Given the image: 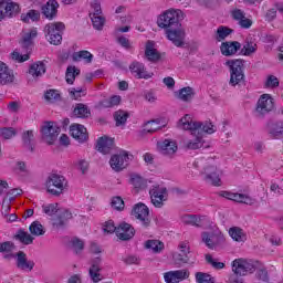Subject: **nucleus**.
Listing matches in <instances>:
<instances>
[{"instance_id": "1", "label": "nucleus", "mask_w": 283, "mask_h": 283, "mask_svg": "<svg viewBox=\"0 0 283 283\" xmlns=\"http://www.w3.org/2000/svg\"><path fill=\"white\" fill-rule=\"evenodd\" d=\"M192 167L200 170V174L203 176V180H206L208 185H212L213 187H220L222 185V180L220 179V170L213 166L212 158H197L193 161Z\"/></svg>"}, {"instance_id": "2", "label": "nucleus", "mask_w": 283, "mask_h": 283, "mask_svg": "<svg viewBox=\"0 0 283 283\" xmlns=\"http://www.w3.org/2000/svg\"><path fill=\"white\" fill-rule=\"evenodd\" d=\"M180 21H182V11L169 9L159 15L157 24L164 30H174V28H180Z\"/></svg>"}, {"instance_id": "3", "label": "nucleus", "mask_w": 283, "mask_h": 283, "mask_svg": "<svg viewBox=\"0 0 283 283\" xmlns=\"http://www.w3.org/2000/svg\"><path fill=\"white\" fill-rule=\"evenodd\" d=\"M232 273L234 275H240V277H244L245 275H251V273H255L258 269V262L251 259L239 258L231 262Z\"/></svg>"}, {"instance_id": "4", "label": "nucleus", "mask_w": 283, "mask_h": 283, "mask_svg": "<svg viewBox=\"0 0 283 283\" xmlns=\"http://www.w3.org/2000/svg\"><path fill=\"white\" fill-rule=\"evenodd\" d=\"M48 193L61 196L67 189V179L63 175L51 174L45 181Z\"/></svg>"}, {"instance_id": "5", "label": "nucleus", "mask_w": 283, "mask_h": 283, "mask_svg": "<svg viewBox=\"0 0 283 283\" xmlns=\"http://www.w3.org/2000/svg\"><path fill=\"white\" fill-rule=\"evenodd\" d=\"M149 196L151 205H154L156 209H163V207H165V202L169 200V190H167V187L165 186L154 185L149 189Z\"/></svg>"}, {"instance_id": "6", "label": "nucleus", "mask_w": 283, "mask_h": 283, "mask_svg": "<svg viewBox=\"0 0 283 283\" xmlns=\"http://www.w3.org/2000/svg\"><path fill=\"white\" fill-rule=\"evenodd\" d=\"M226 65L230 67V85L235 87V85H240L241 81H244V72L242 69L244 67V62L242 60H230L226 62Z\"/></svg>"}, {"instance_id": "7", "label": "nucleus", "mask_w": 283, "mask_h": 283, "mask_svg": "<svg viewBox=\"0 0 283 283\" xmlns=\"http://www.w3.org/2000/svg\"><path fill=\"white\" fill-rule=\"evenodd\" d=\"M40 132L42 138L48 145H54V140L59 138L61 134V128L54 122H44L41 125Z\"/></svg>"}, {"instance_id": "8", "label": "nucleus", "mask_w": 283, "mask_h": 283, "mask_svg": "<svg viewBox=\"0 0 283 283\" xmlns=\"http://www.w3.org/2000/svg\"><path fill=\"white\" fill-rule=\"evenodd\" d=\"M178 251L171 252V258L175 266H182V264L189 263V253H191V248L188 242L181 241L178 247Z\"/></svg>"}, {"instance_id": "9", "label": "nucleus", "mask_w": 283, "mask_h": 283, "mask_svg": "<svg viewBox=\"0 0 283 283\" xmlns=\"http://www.w3.org/2000/svg\"><path fill=\"white\" fill-rule=\"evenodd\" d=\"M275 107V103L273 102V97L269 94H263L256 102L254 114L256 116H266L270 112H273Z\"/></svg>"}, {"instance_id": "10", "label": "nucleus", "mask_w": 283, "mask_h": 283, "mask_svg": "<svg viewBox=\"0 0 283 283\" xmlns=\"http://www.w3.org/2000/svg\"><path fill=\"white\" fill-rule=\"evenodd\" d=\"M129 158H132L129 151L119 150L111 157L109 165L114 171H123L129 165Z\"/></svg>"}, {"instance_id": "11", "label": "nucleus", "mask_w": 283, "mask_h": 283, "mask_svg": "<svg viewBox=\"0 0 283 283\" xmlns=\"http://www.w3.org/2000/svg\"><path fill=\"white\" fill-rule=\"evenodd\" d=\"M179 129L190 132V134H200V122L196 120L193 116L186 114L178 122Z\"/></svg>"}, {"instance_id": "12", "label": "nucleus", "mask_w": 283, "mask_h": 283, "mask_svg": "<svg viewBox=\"0 0 283 283\" xmlns=\"http://www.w3.org/2000/svg\"><path fill=\"white\" fill-rule=\"evenodd\" d=\"M189 275H191V272L188 269L174 270L164 273V280L166 283H179L189 280Z\"/></svg>"}, {"instance_id": "13", "label": "nucleus", "mask_w": 283, "mask_h": 283, "mask_svg": "<svg viewBox=\"0 0 283 283\" xmlns=\"http://www.w3.org/2000/svg\"><path fill=\"white\" fill-rule=\"evenodd\" d=\"M13 260H15L17 269L24 271V273H30L34 269V261L28 260V254L23 251L17 252Z\"/></svg>"}, {"instance_id": "14", "label": "nucleus", "mask_w": 283, "mask_h": 283, "mask_svg": "<svg viewBox=\"0 0 283 283\" xmlns=\"http://www.w3.org/2000/svg\"><path fill=\"white\" fill-rule=\"evenodd\" d=\"M219 196H221V198H226L227 200H232L233 202L249 205V207H253V205L255 203V199L242 193L221 191Z\"/></svg>"}, {"instance_id": "15", "label": "nucleus", "mask_w": 283, "mask_h": 283, "mask_svg": "<svg viewBox=\"0 0 283 283\" xmlns=\"http://www.w3.org/2000/svg\"><path fill=\"white\" fill-rule=\"evenodd\" d=\"M133 216L142 222L143 227H148L151 222L149 208L145 203H137L133 209Z\"/></svg>"}, {"instance_id": "16", "label": "nucleus", "mask_w": 283, "mask_h": 283, "mask_svg": "<svg viewBox=\"0 0 283 283\" xmlns=\"http://www.w3.org/2000/svg\"><path fill=\"white\" fill-rule=\"evenodd\" d=\"M167 39L177 48L185 45V30L180 27L166 30Z\"/></svg>"}, {"instance_id": "17", "label": "nucleus", "mask_w": 283, "mask_h": 283, "mask_svg": "<svg viewBox=\"0 0 283 283\" xmlns=\"http://www.w3.org/2000/svg\"><path fill=\"white\" fill-rule=\"evenodd\" d=\"M70 134L74 140H77V143H87L90 138L87 128L81 124H72L70 126Z\"/></svg>"}, {"instance_id": "18", "label": "nucleus", "mask_w": 283, "mask_h": 283, "mask_svg": "<svg viewBox=\"0 0 283 283\" xmlns=\"http://www.w3.org/2000/svg\"><path fill=\"white\" fill-rule=\"evenodd\" d=\"M129 70L133 74V76H135V78H151V76H154V73L148 72L147 69H145V64H143L142 62L138 61H134L130 65H129Z\"/></svg>"}, {"instance_id": "19", "label": "nucleus", "mask_w": 283, "mask_h": 283, "mask_svg": "<svg viewBox=\"0 0 283 283\" xmlns=\"http://www.w3.org/2000/svg\"><path fill=\"white\" fill-rule=\"evenodd\" d=\"M67 220H72V212L70 210H59V212L51 219L55 229H63L67 224Z\"/></svg>"}, {"instance_id": "20", "label": "nucleus", "mask_w": 283, "mask_h": 283, "mask_svg": "<svg viewBox=\"0 0 283 283\" xmlns=\"http://www.w3.org/2000/svg\"><path fill=\"white\" fill-rule=\"evenodd\" d=\"M231 17L234 21L238 22V25H240V28H243V30H249V28L253 25V21L247 18V14L244 13V11L240 9H234L231 12Z\"/></svg>"}, {"instance_id": "21", "label": "nucleus", "mask_w": 283, "mask_h": 283, "mask_svg": "<svg viewBox=\"0 0 283 283\" xmlns=\"http://www.w3.org/2000/svg\"><path fill=\"white\" fill-rule=\"evenodd\" d=\"M184 224H190L191 227H205L209 222V218L206 216L198 217L196 214H184L181 217Z\"/></svg>"}, {"instance_id": "22", "label": "nucleus", "mask_w": 283, "mask_h": 283, "mask_svg": "<svg viewBox=\"0 0 283 283\" xmlns=\"http://www.w3.org/2000/svg\"><path fill=\"white\" fill-rule=\"evenodd\" d=\"M201 238H202V242H205L208 249H212V250L218 249V247H220L222 242H224V238L214 233L209 234L207 232H203L201 234Z\"/></svg>"}, {"instance_id": "23", "label": "nucleus", "mask_w": 283, "mask_h": 283, "mask_svg": "<svg viewBox=\"0 0 283 283\" xmlns=\"http://www.w3.org/2000/svg\"><path fill=\"white\" fill-rule=\"evenodd\" d=\"M191 138L186 139L184 143L186 149L196 150L202 149V147H209L208 145H205L202 135L191 134Z\"/></svg>"}, {"instance_id": "24", "label": "nucleus", "mask_w": 283, "mask_h": 283, "mask_svg": "<svg viewBox=\"0 0 283 283\" xmlns=\"http://www.w3.org/2000/svg\"><path fill=\"white\" fill-rule=\"evenodd\" d=\"M158 149L163 156H174L178 151V144L171 139L158 143Z\"/></svg>"}, {"instance_id": "25", "label": "nucleus", "mask_w": 283, "mask_h": 283, "mask_svg": "<svg viewBox=\"0 0 283 283\" xmlns=\"http://www.w3.org/2000/svg\"><path fill=\"white\" fill-rule=\"evenodd\" d=\"M8 83H14V73L0 61V85H8Z\"/></svg>"}, {"instance_id": "26", "label": "nucleus", "mask_w": 283, "mask_h": 283, "mask_svg": "<svg viewBox=\"0 0 283 283\" xmlns=\"http://www.w3.org/2000/svg\"><path fill=\"white\" fill-rule=\"evenodd\" d=\"M268 134L270 138L280 140L283 137V123L282 122H270L268 124Z\"/></svg>"}, {"instance_id": "27", "label": "nucleus", "mask_w": 283, "mask_h": 283, "mask_svg": "<svg viewBox=\"0 0 283 283\" xmlns=\"http://www.w3.org/2000/svg\"><path fill=\"white\" fill-rule=\"evenodd\" d=\"M240 48H242V44H240V42L238 41L222 42L220 50L223 56H233V54L238 53V50H240Z\"/></svg>"}, {"instance_id": "28", "label": "nucleus", "mask_w": 283, "mask_h": 283, "mask_svg": "<svg viewBox=\"0 0 283 283\" xmlns=\"http://www.w3.org/2000/svg\"><path fill=\"white\" fill-rule=\"evenodd\" d=\"M145 56L151 63H156V61H160V53L156 50V43L151 40L146 42Z\"/></svg>"}, {"instance_id": "29", "label": "nucleus", "mask_w": 283, "mask_h": 283, "mask_svg": "<svg viewBox=\"0 0 283 283\" xmlns=\"http://www.w3.org/2000/svg\"><path fill=\"white\" fill-rule=\"evenodd\" d=\"M134 233V228L129 223H120L119 227H117L116 235L119 240H132Z\"/></svg>"}, {"instance_id": "30", "label": "nucleus", "mask_w": 283, "mask_h": 283, "mask_svg": "<svg viewBox=\"0 0 283 283\" xmlns=\"http://www.w3.org/2000/svg\"><path fill=\"white\" fill-rule=\"evenodd\" d=\"M14 243L10 241H6L0 243V253H3V259L10 262V260H14L17 253H14Z\"/></svg>"}, {"instance_id": "31", "label": "nucleus", "mask_w": 283, "mask_h": 283, "mask_svg": "<svg viewBox=\"0 0 283 283\" xmlns=\"http://www.w3.org/2000/svg\"><path fill=\"white\" fill-rule=\"evenodd\" d=\"M59 10V2L56 0H49L46 4L42 7V13L46 19H52L56 17Z\"/></svg>"}, {"instance_id": "32", "label": "nucleus", "mask_w": 283, "mask_h": 283, "mask_svg": "<svg viewBox=\"0 0 283 283\" xmlns=\"http://www.w3.org/2000/svg\"><path fill=\"white\" fill-rule=\"evenodd\" d=\"M112 147H114V140L107 137H101L97 140L96 149L101 154H109L112 151Z\"/></svg>"}, {"instance_id": "33", "label": "nucleus", "mask_w": 283, "mask_h": 283, "mask_svg": "<svg viewBox=\"0 0 283 283\" xmlns=\"http://www.w3.org/2000/svg\"><path fill=\"white\" fill-rule=\"evenodd\" d=\"M90 275H91V280L95 283L101 282V280H103V277L101 276V258H96L93 263L92 266L90 269Z\"/></svg>"}, {"instance_id": "34", "label": "nucleus", "mask_w": 283, "mask_h": 283, "mask_svg": "<svg viewBox=\"0 0 283 283\" xmlns=\"http://www.w3.org/2000/svg\"><path fill=\"white\" fill-rule=\"evenodd\" d=\"M45 63L38 61L33 64L30 65L29 67V74L33 77V78H39V76H43V74H45Z\"/></svg>"}, {"instance_id": "35", "label": "nucleus", "mask_w": 283, "mask_h": 283, "mask_svg": "<svg viewBox=\"0 0 283 283\" xmlns=\"http://www.w3.org/2000/svg\"><path fill=\"white\" fill-rule=\"evenodd\" d=\"M36 34H38V31L34 28L24 32L21 40L22 48H24L25 50H29V48H32V43L34 39H36Z\"/></svg>"}, {"instance_id": "36", "label": "nucleus", "mask_w": 283, "mask_h": 283, "mask_svg": "<svg viewBox=\"0 0 283 283\" xmlns=\"http://www.w3.org/2000/svg\"><path fill=\"white\" fill-rule=\"evenodd\" d=\"M21 12V7L19 6V3L12 1V0H7V4H6V19H12V17H17V14H19Z\"/></svg>"}, {"instance_id": "37", "label": "nucleus", "mask_w": 283, "mask_h": 283, "mask_svg": "<svg viewBox=\"0 0 283 283\" xmlns=\"http://www.w3.org/2000/svg\"><path fill=\"white\" fill-rule=\"evenodd\" d=\"M64 30L65 24H63L62 22H54L45 25L44 33L48 36H52V34H61V32Z\"/></svg>"}, {"instance_id": "38", "label": "nucleus", "mask_w": 283, "mask_h": 283, "mask_svg": "<svg viewBox=\"0 0 283 283\" xmlns=\"http://www.w3.org/2000/svg\"><path fill=\"white\" fill-rule=\"evenodd\" d=\"M229 235L234 242H247V232L240 227H232L229 229Z\"/></svg>"}, {"instance_id": "39", "label": "nucleus", "mask_w": 283, "mask_h": 283, "mask_svg": "<svg viewBox=\"0 0 283 283\" xmlns=\"http://www.w3.org/2000/svg\"><path fill=\"white\" fill-rule=\"evenodd\" d=\"M255 52H258V43L253 40L247 39L243 48L241 49V54H243V56H253Z\"/></svg>"}, {"instance_id": "40", "label": "nucleus", "mask_w": 283, "mask_h": 283, "mask_svg": "<svg viewBox=\"0 0 283 283\" xmlns=\"http://www.w3.org/2000/svg\"><path fill=\"white\" fill-rule=\"evenodd\" d=\"M145 248L153 251V253H163V251H165V243L160 240H147Z\"/></svg>"}, {"instance_id": "41", "label": "nucleus", "mask_w": 283, "mask_h": 283, "mask_svg": "<svg viewBox=\"0 0 283 283\" xmlns=\"http://www.w3.org/2000/svg\"><path fill=\"white\" fill-rule=\"evenodd\" d=\"M22 140L29 151H34V130H25L22 134Z\"/></svg>"}, {"instance_id": "42", "label": "nucleus", "mask_w": 283, "mask_h": 283, "mask_svg": "<svg viewBox=\"0 0 283 283\" xmlns=\"http://www.w3.org/2000/svg\"><path fill=\"white\" fill-rule=\"evenodd\" d=\"M40 19H41V12L34 9H31L27 13L21 14V21H23V23H30V21L32 22L39 21Z\"/></svg>"}, {"instance_id": "43", "label": "nucleus", "mask_w": 283, "mask_h": 283, "mask_svg": "<svg viewBox=\"0 0 283 283\" xmlns=\"http://www.w3.org/2000/svg\"><path fill=\"white\" fill-rule=\"evenodd\" d=\"M117 105H120V96L119 95H113L112 97L99 102V107H103L105 109L116 107Z\"/></svg>"}, {"instance_id": "44", "label": "nucleus", "mask_w": 283, "mask_h": 283, "mask_svg": "<svg viewBox=\"0 0 283 283\" xmlns=\"http://www.w3.org/2000/svg\"><path fill=\"white\" fill-rule=\"evenodd\" d=\"M29 231L31 235H35L36 238L45 235V227H43L39 221H33L29 227Z\"/></svg>"}, {"instance_id": "45", "label": "nucleus", "mask_w": 283, "mask_h": 283, "mask_svg": "<svg viewBox=\"0 0 283 283\" xmlns=\"http://www.w3.org/2000/svg\"><path fill=\"white\" fill-rule=\"evenodd\" d=\"M78 74H81V70L76 69V66H69L66 69V75H65L66 83L69 85H73Z\"/></svg>"}, {"instance_id": "46", "label": "nucleus", "mask_w": 283, "mask_h": 283, "mask_svg": "<svg viewBox=\"0 0 283 283\" xmlns=\"http://www.w3.org/2000/svg\"><path fill=\"white\" fill-rule=\"evenodd\" d=\"M73 61H85V63H91L94 55L90 51L75 52L72 55Z\"/></svg>"}, {"instance_id": "47", "label": "nucleus", "mask_w": 283, "mask_h": 283, "mask_svg": "<svg viewBox=\"0 0 283 283\" xmlns=\"http://www.w3.org/2000/svg\"><path fill=\"white\" fill-rule=\"evenodd\" d=\"M193 88L191 87H184L179 91V95H178V98L180 101H184L185 103H189V101H192L193 99Z\"/></svg>"}, {"instance_id": "48", "label": "nucleus", "mask_w": 283, "mask_h": 283, "mask_svg": "<svg viewBox=\"0 0 283 283\" xmlns=\"http://www.w3.org/2000/svg\"><path fill=\"white\" fill-rule=\"evenodd\" d=\"M77 118H87L90 116V108L85 104H77L73 111Z\"/></svg>"}, {"instance_id": "49", "label": "nucleus", "mask_w": 283, "mask_h": 283, "mask_svg": "<svg viewBox=\"0 0 283 283\" xmlns=\"http://www.w3.org/2000/svg\"><path fill=\"white\" fill-rule=\"evenodd\" d=\"M46 103H59L61 101V93L57 90H48L44 93Z\"/></svg>"}, {"instance_id": "50", "label": "nucleus", "mask_w": 283, "mask_h": 283, "mask_svg": "<svg viewBox=\"0 0 283 283\" xmlns=\"http://www.w3.org/2000/svg\"><path fill=\"white\" fill-rule=\"evenodd\" d=\"M233 30L229 29L228 27H219L216 31L214 39L216 41H224L229 34H231Z\"/></svg>"}, {"instance_id": "51", "label": "nucleus", "mask_w": 283, "mask_h": 283, "mask_svg": "<svg viewBox=\"0 0 283 283\" xmlns=\"http://www.w3.org/2000/svg\"><path fill=\"white\" fill-rule=\"evenodd\" d=\"M17 240H20L22 244H32L34 242V237L30 234L29 232H25V230H19L17 235Z\"/></svg>"}, {"instance_id": "52", "label": "nucleus", "mask_w": 283, "mask_h": 283, "mask_svg": "<svg viewBox=\"0 0 283 283\" xmlns=\"http://www.w3.org/2000/svg\"><path fill=\"white\" fill-rule=\"evenodd\" d=\"M195 279L197 283H216V279L209 273L205 272H197L195 274Z\"/></svg>"}, {"instance_id": "53", "label": "nucleus", "mask_w": 283, "mask_h": 283, "mask_svg": "<svg viewBox=\"0 0 283 283\" xmlns=\"http://www.w3.org/2000/svg\"><path fill=\"white\" fill-rule=\"evenodd\" d=\"M217 129L218 128L210 122H200V130L198 135L202 136V134H216Z\"/></svg>"}, {"instance_id": "54", "label": "nucleus", "mask_w": 283, "mask_h": 283, "mask_svg": "<svg viewBox=\"0 0 283 283\" xmlns=\"http://www.w3.org/2000/svg\"><path fill=\"white\" fill-rule=\"evenodd\" d=\"M90 17L92 20L93 28L95 30H103V28L105 27V17H103V13Z\"/></svg>"}, {"instance_id": "55", "label": "nucleus", "mask_w": 283, "mask_h": 283, "mask_svg": "<svg viewBox=\"0 0 283 283\" xmlns=\"http://www.w3.org/2000/svg\"><path fill=\"white\" fill-rule=\"evenodd\" d=\"M114 118L117 126L125 125V123H127V118H129V114L125 111H117L114 114Z\"/></svg>"}, {"instance_id": "56", "label": "nucleus", "mask_w": 283, "mask_h": 283, "mask_svg": "<svg viewBox=\"0 0 283 283\" xmlns=\"http://www.w3.org/2000/svg\"><path fill=\"white\" fill-rule=\"evenodd\" d=\"M206 261L211 265L212 269H216L217 271H220L226 266L224 262H220L218 259H213V256L210 254L206 255Z\"/></svg>"}, {"instance_id": "57", "label": "nucleus", "mask_w": 283, "mask_h": 283, "mask_svg": "<svg viewBox=\"0 0 283 283\" xmlns=\"http://www.w3.org/2000/svg\"><path fill=\"white\" fill-rule=\"evenodd\" d=\"M130 182L135 187V189H144L145 187V179L140 177V175H132Z\"/></svg>"}, {"instance_id": "58", "label": "nucleus", "mask_w": 283, "mask_h": 283, "mask_svg": "<svg viewBox=\"0 0 283 283\" xmlns=\"http://www.w3.org/2000/svg\"><path fill=\"white\" fill-rule=\"evenodd\" d=\"M42 211L46 216H54V213H59V203H49L42 206Z\"/></svg>"}, {"instance_id": "59", "label": "nucleus", "mask_w": 283, "mask_h": 283, "mask_svg": "<svg viewBox=\"0 0 283 283\" xmlns=\"http://www.w3.org/2000/svg\"><path fill=\"white\" fill-rule=\"evenodd\" d=\"M158 129H160V124L157 120L147 122L144 126L146 134H154V132H158Z\"/></svg>"}, {"instance_id": "60", "label": "nucleus", "mask_w": 283, "mask_h": 283, "mask_svg": "<svg viewBox=\"0 0 283 283\" xmlns=\"http://www.w3.org/2000/svg\"><path fill=\"white\" fill-rule=\"evenodd\" d=\"M13 136H17V130L14 128H0V138H4L6 140H10V138H13Z\"/></svg>"}, {"instance_id": "61", "label": "nucleus", "mask_w": 283, "mask_h": 283, "mask_svg": "<svg viewBox=\"0 0 283 283\" xmlns=\"http://www.w3.org/2000/svg\"><path fill=\"white\" fill-rule=\"evenodd\" d=\"M111 206L113 209H116V211H123V209H125V201H123L120 197H113Z\"/></svg>"}, {"instance_id": "62", "label": "nucleus", "mask_w": 283, "mask_h": 283, "mask_svg": "<svg viewBox=\"0 0 283 283\" xmlns=\"http://www.w3.org/2000/svg\"><path fill=\"white\" fill-rule=\"evenodd\" d=\"M98 14H103V10L101 9V2L98 0H92L90 17Z\"/></svg>"}, {"instance_id": "63", "label": "nucleus", "mask_w": 283, "mask_h": 283, "mask_svg": "<svg viewBox=\"0 0 283 283\" xmlns=\"http://www.w3.org/2000/svg\"><path fill=\"white\" fill-rule=\"evenodd\" d=\"M72 249L75 251V253H81L83 249H85V243L81 241L80 239H72L71 240Z\"/></svg>"}, {"instance_id": "64", "label": "nucleus", "mask_w": 283, "mask_h": 283, "mask_svg": "<svg viewBox=\"0 0 283 283\" xmlns=\"http://www.w3.org/2000/svg\"><path fill=\"white\" fill-rule=\"evenodd\" d=\"M45 36L49 43H51V45H61V41H63V35H61V33H55V34L45 35Z\"/></svg>"}]
</instances>
